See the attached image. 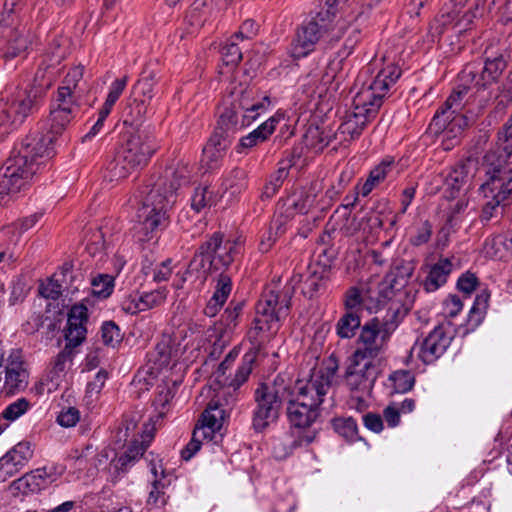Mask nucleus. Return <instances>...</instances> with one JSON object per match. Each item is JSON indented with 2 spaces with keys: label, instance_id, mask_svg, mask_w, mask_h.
<instances>
[{
  "label": "nucleus",
  "instance_id": "obj_53",
  "mask_svg": "<svg viewBox=\"0 0 512 512\" xmlns=\"http://www.w3.org/2000/svg\"><path fill=\"white\" fill-rule=\"evenodd\" d=\"M432 231V224L428 220L423 221L415 227L409 237V243L414 247H419L428 243L431 239Z\"/></svg>",
  "mask_w": 512,
  "mask_h": 512
},
{
  "label": "nucleus",
  "instance_id": "obj_20",
  "mask_svg": "<svg viewBox=\"0 0 512 512\" xmlns=\"http://www.w3.org/2000/svg\"><path fill=\"white\" fill-rule=\"evenodd\" d=\"M33 449L29 441H21L0 458V482L15 475L32 458Z\"/></svg>",
  "mask_w": 512,
  "mask_h": 512
},
{
  "label": "nucleus",
  "instance_id": "obj_36",
  "mask_svg": "<svg viewBox=\"0 0 512 512\" xmlns=\"http://www.w3.org/2000/svg\"><path fill=\"white\" fill-rule=\"evenodd\" d=\"M8 490L13 497L28 496L40 492L38 484L31 472L14 480L9 485Z\"/></svg>",
  "mask_w": 512,
  "mask_h": 512
},
{
  "label": "nucleus",
  "instance_id": "obj_27",
  "mask_svg": "<svg viewBox=\"0 0 512 512\" xmlns=\"http://www.w3.org/2000/svg\"><path fill=\"white\" fill-rule=\"evenodd\" d=\"M232 290L231 278L227 274H220L217 278L215 290L205 307V314L213 317L226 303Z\"/></svg>",
  "mask_w": 512,
  "mask_h": 512
},
{
  "label": "nucleus",
  "instance_id": "obj_48",
  "mask_svg": "<svg viewBox=\"0 0 512 512\" xmlns=\"http://www.w3.org/2000/svg\"><path fill=\"white\" fill-rule=\"evenodd\" d=\"M364 293L365 289L357 287H351L346 291L344 299L346 312H356L359 314L364 310Z\"/></svg>",
  "mask_w": 512,
  "mask_h": 512
},
{
  "label": "nucleus",
  "instance_id": "obj_16",
  "mask_svg": "<svg viewBox=\"0 0 512 512\" xmlns=\"http://www.w3.org/2000/svg\"><path fill=\"white\" fill-rule=\"evenodd\" d=\"M450 343L451 337L442 326H437L422 341L413 345L411 354L423 363L431 364L444 354Z\"/></svg>",
  "mask_w": 512,
  "mask_h": 512
},
{
  "label": "nucleus",
  "instance_id": "obj_45",
  "mask_svg": "<svg viewBox=\"0 0 512 512\" xmlns=\"http://www.w3.org/2000/svg\"><path fill=\"white\" fill-rule=\"evenodd\" d=\"M389 381L396 393H406L410 391L415 383L412 372L407 370H397L389 376Z\"/></svg>",
  "mask_w": 512,
  "mask_h": 512
},
{
  "label": "nucleus",
  "instance_id": "obj_33",
  "mask_svg": "<svg viewBox=\"0 0 512 512\" xmlns=\"http://www.w3.org/2000/svg\"><path fill=\"white\" fill-rule=\"evenodd\" d=\"M286 223V219H283L282 214L274 217L268 231L263 234L260 240L259 250L262 253L270 251L277 239L285 233Z\"/></svg>",
  "mask_w": 512,
  "mask_h": 512
},
{
  "label": "nucleus",
  "instance_id": "obj_51",
  "mask_svg": "<svg viewBox=\"0 0 512 512\" xmlns=\"http://www.w3.org/2000/svg\"><path fill=\"white\" fill-rule=\"evenodd\" d=\"M469 176L463 165L455 167L446 177V185L452 191L459 192L468 184Z\"/></svg>",
  "mask_w": 512,
  "mask_h": 512
},
{
  "label": "nucleus",
  "instance_id": "obj_59",
  "mask_svg": "<svg viewBox=\"0 0 512 512\" xmlns=\"http://www.w3.org/2000/svg\"><path fill=\"white\" fill-rule=\"evenodd\" d=\"M211 192L206 186H199L195 188L194 194L191 198V207L196 212H200L210 204Z\"/></svg>",
  "mask_w": 512,
  "mask_h": 512
},
{
  "label": "nucleus",
  "instance_id": "obj_5",
  "mask_svg": "<svg viewBox=\"0 0 512 512\" xmlns=\"http://www.w3.org/2000/svg\"><path fill=\"white\" fill-rule=\"evenodd\" d=\"M401 69L395 57L383 55L374 57L357 77L355 95L370 104L374 111L380 109L383 99L401 76Z\"/></svg>",
  "mask_w": 512,
  "mask_h": 512
},
{
  "label": "nucleus",
  "instance_id": "obj_30",
  "mask_svg": "<svg viewBox=\"0 0 512 512\" xmlns=\"http://www.w3.org/2000/svg\"><path fill=\"white\" fill-rule=\"evenodd\" d=\"M395 161L391 157H386L377 166H375L369 173L367 180L364 182L360 189V194L363 197L368 196L372 190L380 185L387 176L392 172Z\"/></svg>",
  "mask_w": 512,
  "mask_h": 512
},
{
  "label": "nucleus",
  "instance_id": "obj_32",
  "mask_svg": "<svg viewBox=\"0 0 512 512\" xmlns=\"http://www.w3.org/2000/svg\"><path fill=\"white\" fill-rule=\"evenodd\" d=\"M277 120L269 118L267 121L262 123L257 129L250 132L240 140V147L252 148L259 143L264 142L275 130Z\"/></svg>",
  "mask_w": 512,
  "mask_h": 512
},
{
  "label": "nucleus",
  "instance_id": "obj_28",
  "mask_svg": "<svg viewBox=\"0 0 512 512\" xmlns=\"http://www.w3.org/2000/svg\"><path fill=\"white\" fill-rule=\"evenodd\" d=\"M109 457L108 450L104 449L100 454H96L93 445L88 444L80 449H75L70 455V460L77 470H84L88 467H97L102 463V458L106 460Z\"/></svg>",
  "mask_w": 512,
  "mask_h": 512
},
{
  "label": "nucleus",
  "instance_id": "obj_55",
  "mask_svg": "<svg viewBox=\"0 0 512 512\" xmlns=\"http://www.w3.org/2000/svg\"><path fill=\"white\" fill-rule=\"evenodd\" d=\"M94 294L101 297H108L114 288V278L109 274H99L92 279Z\"/></svg>",
  "mask_w": 512,
  "mask_h": 512
},
{
  "label": "nucleus",
  "instance_id": "obj_50",
  "mask_svg": "<svg viewBox=\"0 0 512 512\" xmlns=\"http://www.w3.org/2000/svg\"><path fill=\"white\" fill-rule=\"evenodd\" d=\"M278 329L268 328V323L258 322V317H255L254 326L248 331L247 337L252 344L251 349H256L258 352L261 343L264 341V334H274Z\"/></svg>",
  "mask_w": 512,
  "mask_h": 512
},
{
  "label": "nucleus",
  "instance_id": "obj_22",
  "mask_svg": "<svg viewBox=\"0 0 512 512\" xmlns=\"http://www.w3.org/2000/svg\"><path fill=\"white\" fill-rule=\"evenodd\" d=\"M87 318V308L84 305H74L70 309L65 329L68 346L76 347L83 342L87 333Z\"/></svg>",
  "mask_w": 512,
  "mask_h": 512
},
{
  "label": "nucleus",
  "instance_id": "obj_62",
  "mask_svg": "<svg viewBox=\"0 0 512 512\" xmlns=\"http://www.w3.org/2000/svg\"><path fill=\"white\" fill-rule=\"evenodd\" d=\"M27 295V288L22 279L17 278L12 281L11 291L8 298L9 306H15L24 301Z\"/></svg>",
  "mask_w": 512,
  "mask_h": 512
},
{
  "label": "nucleus",
  "instance_id": "obj_49",
  "mask_svg": "<svg viewBox=\"0 0 512 512\" xmlns=\"http://www.w3.org/2000/svg\"><path fill=\"white\" fill-rule=\"evenodd\" d=\"M168 290L165 287L143 292L140 294L142 300V309L144 311L159 307L163 305L167 299Z\"/></svg>",
  "mask_w": 512,
  "mask_h": 512
},
{
  "label": "nucleus",
  "instance_id": "obj_15",
  "mask_svg": "<svg viewBox=\"0 0 512 512\" xmlns=\"http://www.w3.org/2000/svg\"><path fill=\"white\" fill-rule=\"evenodd\" d=\"M376 376L375 359L365 356L363 351H355L348 359L345 381L351 390H369Z\"/></svg>",
  "mask_w": 512,
  "mask_h": 512
},
{
  "label": "nucleus",
  "instance_id": "obj_2",
  "mask_svg": "<svg viewBox=\"0 0 512 512\" xmlns=\"http://www.w3.org/2000/svg\"><path fill=\"white\" fill-rule=\"evenodd\" d=\"M506 65L505 59L500 55L487 59L482 68L470 64L461 71L457 88L436 112L430 124V129L435 133H442V145L445 150L454 145L457 136L468 125L467 116L460 115L459 112L472 99L475 100L476 93L495 83Z\"/></svg>",
  "mask_w": 512,
  "mask_h": 512
},
{
  "label": "nucleus",
  "instance_id": "obj_64",
  "mask_svg": "<svg viewBox=\"0 0 512 512\" xmlns=\"http://www.w3.org/2000/svg\"><path fill=\"white\" fill-rule=\"evenodd\" d=\"M243 305L237 303L234 306H229L222 315V321L226 325V330L232 331L237 326L238 317L242 311Z\"/></svg>",
  "mask_w": 512,
  "mask_h": 512
},
{
  "label": "nucleus",
  "instance_id": "obj_13",
  "mask_svg": "<svg viewBox=\"0 0 512 512\" xmlns=\"http://www.w3.org/2000/svg\"><path fill=\"white\" fill-rule=\"evenodd\" d=\"M292 295L293 288L290 286L279 291L265 290L256 305L258 322H266L268 328L279 330L281 321L289 314Z\"/></svg>",
  "mask_w": 512,
  "mask_h": 512
},
{
  "label": "nucleus",
  "instance_id": "obj_37",
  "mask_svg": "<svg viewBox=\"0 0 512 512\" xmlns=\"http://www.w3.org/2000/svg\"><path fill=\"white\" fill-rule=\"evenodd\" d=\"M330 141V133L318 126H309L304 135L305 145L315 151H322Z\"/></svg>",
  "mask_w": 512,
  "mask_h": 512
},
{
  "label": "nucleus",
  "instance_id": "obj_29",
  "mask_svg": "<svg viewBox=\"0 0 512 512\" xmlns=\"http://www.w3.org/2000/svg\"><path fill=\"white\" fill-rule=\"evenodd\" d=\"M414 265L411 262H402L395 266L394 269L386 275L384 285L390 287V292L384 298L391 299L394 291H399L403 288L410 277L413 275Z\"/></svg>",
  "mask_w": 512,
  "mask_h": 512
},
{
  "label": "nucleus",
  "instance_id": "obj_21",
  "mask_svg": "<svg viewBox=\"0 0 512 512\" xmlns=\"http://www.w3.org/2000/svg\"><path fill=\"white\" fill-rule=\"evenodd\" d=\"M203 249L208 251L212 260H215V270L230 265L238 251L236 241H223L220 233H214L209 240L203 243Z\"/></svg>",
  "mask_w": 512,
  "mask_h": 512
},
{
  "label": "nucleus",
  "instance_id": "obj_47",
  "mask_svg": "<svg viewBox=\"0 0 512 512\" xmlns=\"http://www.w3.org/2000/svg\"><path fill=\"white\" fill-rule=\"evenodd\" d=\"M83 72L84 67L83 66H75L71 68L65 78L62 81L61 86L59 88H68L70 92L74 94H78L82 96L83 88L81 85L82 79H83Z\"/></svg>",
  "mask_w": 512,
  "mask_h": 512
},
{
  "label": "nucleus",
  "instance_id": "obj_9",
  "mask_svg": "<svg viewBox=\"0 0 512 512\" xmlns=\"http://www.w3.org/2000/svg\"><path fill=\"white\" fill-rule=\"evenodd\" d=\"M404 315L405 311L400 305L392 302L382 320L375 317L362 326L359 336L361 347L356 351H363L365 356L369 355L375 359L386 346Z\"/></svg>",
  "mask_w": 512,
  "mask_h": 512
},
{
  "label": "nucleus",
  "instance_id": "obj_7",
  "mask_svg": "<svg viewBox=\"0 0 512 512\" xmlns=\"http://www.w3.org/2000/svg\"><path fill=\"white\" fill-rule=\"evenodd\" d=\"M27 9L20 0H9L0 17V51L5 58L22 55L30 46L32 39L26 28Z\"/></svg>",
  "mask_w": 512,
  "mask_h": 512
},
{
  "label": "nucleus",
  "instance_id": "obj_19",
  "mask_svg": "<svg viewBox=\"0 0 512 512\" xmlns=\"http://www.w3.org/2000/svg\"><path fill=\"white\" fill-rule=\"evenodd\" d=\"M268 97H264L262 101L253 104L248 103V97L243 96L240 101L241 111L227 110L220 116V123L226 126V130L235 128L241 116V127L250 125L258 116L264 112L269 105Z\"/></svg>",
  "mask_w": 512,
  "mask_h": 512
},
{
  "label": "nucleus",
  "instance_id": "obj_10",
  "mask_svg": "<svg viewBox=\"0 0 512 512\" xmlns=\"http://www.w3.org/2000/svg\"><path fill=\"white\" fill-rule=\"evenodd\" d=\"M291 394V388L285 384L282 377L277 376L272 384H261L255 391L254 428L262 431L274 423L278 418L282 401Z\"/></svg>",
  "mask_w": 512,
  "mask_h": 512
},
{
  "label": "nucleus",
  "instance_id": "obj_43",
  "mask_svg": "<svg viewBox=\"0 0 512 512\" xmlns=\"http://www.w3.org/2000/svg\"><path fill=\"white\" fill-rule=\"evenodd\" d=\"M221 406L222 405L218 402L211 401L202 413L201 419L199 421L207 425H211L212 427L221 429L226 417L225 409Z\"/></svg>",
  "mask_w": 512,
  "mask_h": 512
},
{
  "label": "nucleus",
  "instance_id": "obj_42",
  "mask_svg": "<svg viewBox=\"0 0 512 512\" xmlns=\"http://www.w3.org/2000/svg\"><path fill=\"white\" fill-rule=\"evenodd\" d=\"M169 483L162 480L152 482V488L147 499V505L150 509H160L164 507L168 502V495L166 494V488Z\"/></svg>",
  "mask_w": 512,
  "mask_h": 512
},
{
  "label": "nucleus",
  "instance_id": "obj_12",
  "mask_svg": "<svg viewBox=\"0 0 512 512\" xmlns=\"http://www.w3.org/2000/svg\"><path fill=\"white\" fill-rule=\"evenodd\" d=\"M337 368L333 361L315 367L307 380H298L295 383L294 396L320 406L331 387Z\"/></svg>",
  "mask_w": 512,
  "mask_h": 512
},
{
  "label": "nucleus",
  "instance_id": "obj_3",
  "mask_svg": "<svg viewBox=\"0 0 512 512\" xmlns=\"http://www.w3.org/2000/svg\"><path fill=\"white\" fill-rule=\"evenodd\" d=\"M180 186V179L175 173H171V178H160L152 185L138 209V223L134 226L137 241L153 240L168 225L167 210L175 203Z\"/></svg>",
  "mask_w": 512,
  "mask_h": 512
},
{
  "label": "nucleus",
  "instance_id": "obj_54",
  "mask_svg": "<svg viewBox=\"0 0 512 512\" xmlns=\"http://www.w3.org/2000/svg\"><path fill=\"white\" fill-rule=\"evenodd\" d=\"M238 41L232 36L222 47V60L226 65L235 66L241 61L242 52L238 47Z\"/></svg>",
  "mask_w": 512,
  "mask_h": 512
},
{
  "label": "nucleus",
  "instance_id": "obj_35",
  "mask_svg": "<svg viewBox=\"0 0 512 512\" xmlns=\"http://www.w3.org/2000/svg\"><path fill=\"white\" fill-rule=\"evenodd\" d=\"M8 490L13 497L28 496L40 492L38 484L31 472L14 480L9 485Z\"/></svg>",
  "mask_w": 512,
  "mask_h": 512
},
{
  "label": "nucleus",
  "instance_id": "obj_8",
  "mask_svg": "<svg viewBox=\"0 0 512 512\" xmlns=\"http://www.w3.org/2000/svg\"><path fill=\"white\" fill-rule=\"evenodd\" d=\"M156 149L153 136L144 132L131 134L108 165L111 180L126 178L133 171L145 166Z\"/></svg>",
  "mask_w": 512,
  "mask_h": 512
},
{
  "label": "nucleus",
  "instance_id": "obj_58",
  "mask_svg": "<svg viewBox=\"0 0 512 512\" xmlns=\"http://www.w3.org/2000/svg\"><path fill=\"white\" fill-rule=\"evenodd\" d=\"M489 10L498 14L504 23L512 21V0H491Z\"/></svg>",
  "mask_w": 512,
  "mask_h": 512
},
{
  "label": "nucleus",
  "instance_id": "obj_38",
  "mask_svg": "<svg viewBox=\"0 0 512 512\" xmlns=\"http://www.w3.org/2000/svg\"><path fill=\"white\" fill-rule=\"evenodd\" d=\"M361 324L360 314L356 312H346L336 324L337 335L341 338L349 339L355 335Z\"/></svg>",
  "mask_w": 512,
  "mask_h": 512
},
{
  "label": "nucleus",
  "instance_id": "obj_60",
  "mask_svg": "<svg viewBox=\"0 0 512 512\" xmlns=\"http://www.w3.org/2000/svg\"><path fill=\"white\" fill-rule=\"evenodd\" d=\"M80 420V412L75 407L63 408L57 415V423L65 428L74 427Z\"/></svg>",
  "mask_w": 512,
  "mask_h": 512
},
{
  "label": "nucleus",
  "instance_id": "obj_18",
  "mask_svg": "<svg viewBox=\"0 0 512 512\" xmlns=\"http://www.w3.org/2000/svg\"><path fill=\"white\" fill-rule=\"evenodd\" d=\"M484 0H475L474 3L467 9L464 10V6L461 4L447 5L441 16L440 23L442 25H452L458 27V32L465 30L473 21L474 18L481 16L484 12Z\"/></svg>",
  "mask_w": 512,
  "mask_h": 512
},
{
  "label": "nucleus",
  "instance_id": "obj_11",
  "mask_svg": "<svg viewBox=\"0 0 512 512\" xmlns=\"http://www.w3.org/2000/svg\"><path fill=\"white\" fill-rule=\"evenodd\" d=\"M287 405V418L294 429L298 430V440L295 441L296 445H308L314 441L317 435V430L313 428L320 415L319 407L316 404H309L305 400H300L292 394L286 398Z\"/></svg>",
  "mask_w": 512,
  "mask_h": 512
},
{
  "label": "nucleus",
  "instance_id": "obj_24",
  "mask_svg": "<svg viewBox=\"0 0 512 512\" xmlns=\"http://www.w3.org/2000/svg\"><path fill=\"white\" fill-rule=\"evenodd\" d=\"M316 196L315 188L295 193L278 208V215L282 213L283 219L287 221L294 214H305L316 204Z\"/></svg>",
  "mask_w": 512,
  "mask_h": 512
},
{
  "label": "nucleus",
  "instance_id": "obj_56",
  "mask_svg": "<svg viewBox=\"0 0 512 512\" xmlns=\"http://www.w3.org/2000/svg\"><path fill=\"white\" fill-rule=\"evenodd\" d=\"M289 172L286 167H280L270 178L264 187L263 197L271 198L281 187L283 181L287 178Z\"/></svg>",
  "mask_w": 512,
  "mask_h": 512
},
{
  "label": "nucleus",
  "instance_id": "obj_57",
  "mask_svg": "<svg viewBox=\"0 0 512 512\" xmlns=\"http://www.w3.org/2000/svg\"><path fill=\"white\" fill-rule=\"evenodd\" d=\"M101 338L105 345L115 347L122 337L118 326L113 322H106L101 327Z\"/></svg>",
  "mask_w": 512,
  "mask_h": 512
},
{
  "label": "nucleus",
  "instance_id": "obj_39",
  "mask_svg": "<svg viewBox=\"0 0 512 512\" xmlns=\"http://www.w3.org/2000/svg\"><path fill=\"white\" fill-rule=\"evenodd\" d=\"M107 379L108 372L101 369L95 374L93 380L87 383L84 399L88 406L93 407L95 405Z\"/></svg>",
  "mask_w": 512,
  "mask_h": 512
},
{
  "label": "nucleus",
  "instance_id": "obj_46",
  "mask_svg": "<svg viewBox=\"0 0 512 512\" xmlns=\"http://www.w3.org/2000/svg\"><path fill=\"white\" fill-rule=\"evenodd\" d=\"M225 190H230L231 195L240 194L246 188L245 172L241 169L231 170L223 179Z\"/></svg>",
  "mask_w": 512,
  "mask_h": 512
},
{
  "label": "nucleus",
  "instance_id": "obj_63",
  "mask_svg": "<svg viewBox=\"0 0 512 512\" xmlns=\"http://www.w3.org/2000/svg\"><path fill=\"white\" fill-rule=\"evenodd\" d=\"M40 294L49 299H57L62 294V286L54 277L42 283L39 287Z\"/></svg>",
  "mask_w": 512,
  "mask_h": 512
},
{
  "label": "nucleus",
  "instance_id": "obj_1",
  "mask_svg": "<svg viewBox=\"0 0 512 512\" xmlns=\"http://www.w3.org/2000/svg\"><path fill=\"white\" fill-rule=\"evenodd\" d=\"M80 98L81 95L68 88L57 89L44 131L26 136L5 163L1 185L8 194L26 189L37 174L47 168L58 138L78 112Z\"/></svg>",
  "mask_w": 512,
  "mask_h": 512
},
{
  "label": "nucleus",
  "instance_id": "obj_40",
  "mask_svg": "<svg viewBox=\"0 0 512 512\" xmlns=\"http://www.w3.org/2000/svg\"><path fill=\"white\" fill-rule=\"evenodd\" d=\"M128 83V76L115 79L109 86V91L103 106L100 108L102 114H110L113 106L120 98Z\"/></svg>",
  "mask_w": 512,
  "mask_h": 512
},
{
  "label": "nucleus",
  "instance_id": "obj_26",
  "mask_svg": "<svg viewBox=\"0 0 512 512\" xmlns=\"http://www.w3.org/2000/svg\"><path fill=\"white\" fill-rule=\"evenodd\" d=\"M453 264L448 258H440L430 270L423 282V288L426 292H435L445 285L452 272Z\"/></svg>",
  "mask_w": 512,
  "mask_h": 512
},
{
  "label": "nucleus",
  "instance_id": "obj_17",
  "mask_svg": "<svg viewBox=\"0 0 512 512\" xmlns=\"http://www.w3.org/2000/svg\"><path fill=\"white\" fill-rule=\"evenodd\" d=\"M373 107L356 95L353 96V112L339 126L338 133L344 139H355L359 137L366 125L376 117L378 109L372 111Z\"/></svg>",
  "mask_w": 512,
  "mask_h": 512
},
{
  "label": "nucleus",
  "instance_id": "obj_25",
  "mask_svg": "<svg viewBox=\"0 0 512 512\" xmlns=\"http://www.w3.org/2000/svg\"><path fill=\"white\" fill-rule=\"evenodd\" d=\"M215 260H212L211 255L203 249V244L200 246L199 251L194 255L190 261L186 272L180 277L177 283L174 284L176 289H181L186 281V275H195L203 283L207 274L211 269H215Z\"/></svg>",
  "mask_w": 512,
  "mask_h": 512
},
{
  "label": "nucleus",
  "instance_id": "obj_31",
  "mask_svg": "<svg viewBox=\"0 0 512 512\" xmlns=\"http://www.w3.org/2000/svg\"><path fill=\"white\" fill-rule=\"evenodd\" d=\"M257 359L256 349H249L242 357L241 364L239 365L234 377L228 383V388H232L236 391L243 383H245L252 370L253 365Z\"/></svg>",
  "mask_w": 512,
  "mask_h": 512
},
{
  "label": "nucleus",
  "instance_id": "obj_61",
  "mask_svg": "<svg viewBox=\"0 0 512 512\" xmlns=\"http://www.w3.org/2000/svg\"><path fill=\"white\" fill-rule=\"evenodd\" d=\"M463 309V302L457 295H449L442 303L441 313L445 318L456 317Z\"/></svg>",
  "mask_w": 512,
  "mask_h": 512
},
{
  "label": "nucleus",
  "instance_id": "obj_4",
  "mask_svg": "<svg viewBox=\"0 0 512 512\" xmlns=\"http://www.w3.org/2000/svg\"><path fill=\"white\" fill-rule=\"evenodd\" d=\"M351 27L357 26L345 19H337L335 7L328 1L326 7L321 8L311 20L298 28L291 44L290 54L295 59L304 58L314 51L320 39L337 42L345 34L350 33Z\"/></svg>",
  "mask_w": 512,
  "mask_h": 512
},
{
  "label": "nucleus",
  "instance_id": "obj_6",
  "mask_svg": "<svg viewBox=\"0 0 512 512\" xmlns=\"http://www.w3.org/2000/svg\"><path fill=\"white\" fill-rule=\"evenodd\" d=\"M35 82L30 88L17 89L0 98V138L18 129L39 108L51 81L47 82L38 71Z\"/></svg>",
  "mask_w": 512,
  "mask_h": 512
},
{
  "label": "nucleus",
  "instance_id": "obj_34",
  "mask_svg": "<svg viewBox=\"0 0 512 512\" xmlns=\"http://www.w3.org/2000/svg\"><path fill=\"white\" fill-rule=\"evenodd\" d=\"M154 433L155 427L153 424H144L140 435L141 440H133L125 453L131 454L134 456V459L138 461L152 442Z\"/></svg>",
  "mask_w": 512,
  "mask_h": 512
},
{
  "label": "nucleus",
  "instance_id": "obj_23",
  "mask_svg": "<svg viewBox=\"0 0 512 512\" xmlns=\"http://www.w3.org/2000/svg\"><path fill=\"white\" fill-rule=\"evenodd\" d=\"M227 149V142L221 134H214L203 148L200 167L204 172L219 169Z\"/></svg>",
  "mask_w": 512,
  "mask_h": 512
},
{
  "label": "nucleus",
  "instance_id": "obj_44",
  "mask_svg": "<svg viewBox=\"0 0 512 512\" xmlns=\"http://www.w3.org/2000/svg\"><path fill=\"white\" fill-rule=\"evenodd\" d=\"M489 298L490 294L486 290L477 294L473 306L471 307L468 314V322L471 325L477 326L481 323L485 311L488 307Z\"/></svg>",
  "mask_w": 512,
  "mask_h": 512
},
{
  "label": "nucleus",
  "instance_id": "obj_52",
  "mask_svg": "<svg viewBox=\"0 0 512 512\" xmlns=\"http://www.w3.org/2000/svg\"><path fill=\"white\" fill-rule=\"evenodd\" d=\"M30 408V403L25 398H20L9 404L0 414L9 424L19 419Z\"/></svg>",
  "mask_w": 512,
  "mask_h": 512
},
{
  "label": "nucleus",
  "instance_id": "obj_41",
  "mask_svg": "<svg viewBox=\"0 0 512 512\" xmlns=\"http://www.w3.org/2000/svg\"><path fill=\"white\" fill-rule=\"evenodd\" d=\"M333 429L348 441L358 439V426L352 417H338L332 421Z\"/></svg>",
  "mask_w": 512,
  "mask_h": 512
},
{
  "label": "nucleus",
  "instance_id": "obj_14",
  "mask_svg": "<svg viewBox=\"0 0 512 512\" xmlns=\"http://www.w3.org/2000/svg\"><path fill=\"white\" fill-rule=\"evenodd\" d=\"M359 40L360 29L358 27H351L343 46L330 57L320 79L327 92H337L341 83L346 78V59L352 54Z\"/></svg>",
  "mask_w": 512,
  "mask_h": 512
}]
</instances>
